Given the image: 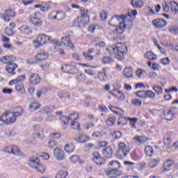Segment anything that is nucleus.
<instances>
[{"label":"nucleus","mask_w":178,"mask_h":178,"mask_svg":"<svg viewBox=\"0 0 178 178\" xmlns=\"http://www.w3.org/2000/svg\"><path fill=\"white\" fill-rule=\"evenodd\" d=\"M137 10H133L127 15L112 17L109 21L110 26L115 27L117 24L119 26L116 28V31L118 34H123L126 29H131L133 27V20L136 19Z\"/></svg>","instance_id":"1"},{"label":"nucleus","mask_w":178,"mask_h":178,"mask_svg":"<svg viewBox=\"0 0 178 178\" xmlns=\"http://www.w3.org/2000/svg\"><path fill=\"white\" fill-rule=\"evenodd\" d=\"M106 51L112 56L114 55L118 60H123L125 54H127V47L123 43H118L115 46H108Z\"/></svg>","instance_id":"2"},{"label":"nucleus","mask_w":178,"mask_h":178,"mask_svg":"<svg viewBox=\"0 0 178 178\" xmlns=\"http://www.w3.org/2000/svg\"><path fill=\"white\" fill-rule=\"evenodd\" d=\"M24 110L22 107H16L13 111H8L5 113L0 118L1 122L9 124L10 123H15L17 118H20L23 115Z\"/></svg>","instance_id":"3"},{"label":"nucleus","mask_w":178,"mask_h":178,"mask_svg":"<svg viewBox=\"0 0 178 178\" xmlns=\"http://www.w3.org/2000/svg\"><path fill=\"white\" fill-rule=\"evenodd\" d=\"M48 41H49V42L51 44H54V45H56V47H62V43H60V42L45 34L39 35L35 40V42H38L39 45L42 46L44 45V44H47Z\"/></svg>","instance_id":"4"},{"label":"nucleus","mask_w":178,"mask_h":178,"mask_svg":"<svg viewBox=\"0 0 178 178\" xmlns=\"http://www.w3.org/2000/svg\"><path fill=\"white\" fill-rule=\"evenodd\" d=\"M118 150L117 152V156L120 158V159H123V158H126L127 154L130 152V148L127 147V145L124 142H120L118 145Z\"/></svg>","instance_id":"5"},{"label":"nucleus","mask_w":178,"mask_h":178,"mask_svg":"<svg viewBox=\"0 0 178 178\" xmlns=\"http://www.w3.org/2000/svg\"><path fill=\"white\" fill-rule=\"evenodd\" d=\"M79 119V113H74L72 114H70L68 117L63 116L60 118V120L62 122H63L64 129H66L67 127V124H69V122H76Z\"/></svg>","instance_id":"6"},{"label":"nucleus","mask_w":178,"mask_h":178,"mask_svg":"<svg viewBox=\"0 0 178 178\" xmlns=\"http://www.w3.org/2000/svg\"><path fill=\"white\" fill-rule=\"evenodd\" d=\"M33 138H40L41 140L45 138V135L44 134V130L41 127H40L39 125H35L33 127Z\"/></svg>","instance_id":"7"},{"label":"nucleus","mask_w":178,"mask_h":178,"mask_svg":"<svg viewBox=\"0 0 178 178\" xmlns=\"http://www.w3.org/2000/svg\"><path fill=\"white\" fill-rule=\"evenodd\" d=\"M30 22L33 26H38V27H40L42 24V21H41L38 16V13H33L30 15Z\"/></svg>","instance_id":"8"},{"label":"nucleus","mask_w":178,"mask_h":178,"mask_svg":"<svg viewBox=\"0 0 178 178\" xmlns=\"http://www.w3.org/2000/svg\"><path fill=\"white\" fill-rule=\"evenodd\" d=\"M61 70H63L64 73H68L69 74H76V73L79 72V69H77V67L69 65H62Z\"/></svg>","instance_id":"9"},{"label":"nucleus","mask_w":178,"mask_h":178,"mask_svg":"<svg viewBox=\"0 0 178 178\" xmlns=\"http://www.w3.org/2000/svg\"><path fill=\"white\" fill-rule=\"evenodd\" d=\"M15 16L16 13L11 9L5 10L4 13L1 14V18L4 22H10V17H15Z\"/></svg>","instance_id":"10"},{"label":"nucleus","mask_w":178,"mask_h":178,"mask_svg":"<svg viewBox=\"0 0 178 178\" xmlns=\"http://www.w3.org/2000/svg\"><path fill=\"white\" fill-rule=\"evenodd\" d=\"M29 83L33 86H37L41 83V78L38 74L31 73L29 75Z\"/></svg>","instance_id":"11"},{"label":"nucleus","mask_w":178,"mask_h":178,"mask_svg":"<svg viewBox=\"0 0 178 178\" xmlns=\"http://www.w3.org/2000/svg\"><path fill=\"white\" fill-rule=\"evenodd\" d=\"M92 161L93 162H95L97 165H105V159L101 156V154H99V153L94 152L92 154Z\"/></svg>","instance_id":"12"},{"label":"nucleus","mask_w":178,"mask_h":178,"mask_svg":"<svg viewBox=\"0 0 178 178\" xmlns=\"http://www.w3.org/2000/svg\"><path fill=\"white\" fill-rule=\"evenodd\" d=\"M86 24H88V21L84 19L83 17H78L74 21V27H84Z\"/></svg>","instance_id":"13"},{"label":"nucleus","mask_w":178,"mask_h":178,"mask_svg":"<svg viewBox=\"0 0 178 178\" xmlns=\"http://www.w3.org/2000/svg\"><path fill=\"white\" fill-rule=\"evenodd\" d=\"M54 155L57 161H63L65 159V152L60 148H56L54 150Z\"/></svg>","instance_id":"14"},{"label":"nucleus","mask_w":178,"mask_h":178,"mask_svg":"<svg viewBox=\"0 0 178 178\" xmlns=\"http://www.w3.org/2000/svg\"><path fill=\"white\" fill-rule=\"evenodd\" d=\"M65 14L63 11H59L58 13L52 11L49 15V17H51V19H57V20H62V19H65Z\"/></svg>","instance_id":"15"},{"label":"nucleus","mask_w":178,"mask_h":178,"mask_svg":"<svg viewBox=\"0 0 178 178\" xmlns=\"http://www.w3.org/2000/svg\"><path fill=\"white\" fill-rule=\"evenodd\" d=\"M152 24L156 29H163V27H166V21L162 19H157L152 21Z\"/></svg>","instance_id":"16"},{"label":"nucleus","mask_w":178,"mask_h":178,"mask_svg":"<svg viewBox=\"0 0 178 178\" xmlns=\"http://www.w3.org/2000/svg\"><path fill=\"white\" fill-rule=\"evenodd\" d=\"M6 64L7 65L6 67V72L10 74H16V72H15V70L17 69V65L13 63H8Z\"/></svg>","instance_id":"17"},{"label":"nucleus","mask_w":178,"mask_h":178,"mask_svg":"<svg viewBox=\"0 0 178 178\" xmlns=\"http://www.w3.org/2000/svg\"><path fill=\"white\" fill-rule=\"evenodd\" d=\"M48 56H49L48 53L41 50L36 54L35 59L38 62H41L42 60H47V59H48Z\"/></svg>","instance_id":"18"},{"label":"nucleus","mask_w":178,"mask_h":178,"mask_svg":"<svg viewBox=\"0 0 178 178\" xmlns=\"http://www.w3.org/2000/svg\"><path fill=\"white\" fill-rule=\"evenodd\" d=\"M174 162L172 160H167L163 163V168L161 169V172L165 173L166 172H169L170 169H172V166L174 165Z\"/></svg>","instance_id":"19"},{"label":"nucleus","mask_w":178,"mask_h":178,"mask_svg":"<svg viewBox=\"0 0 178 178\" xmlns=\"http://www.w3.org/2000/svg\"><path fill=\"white\" fill-rule=\"evenodd\" d=\"M106 175L110 178H115L119 177V176H122L123 172L121 170H109L107 171Z\"/></svg>","instance_id":"20"},{"label":"nucleus","mask_w":178,"mask_h":178,"mask_svg":"<svg viewBox=\"0 0 178 178\" xmlns=\"http://www.w3.org/2000/svg\"><path fill=\"white\" fill-rule=\"evenodd\" d=\"M109 93L111 95H113V97H115V98L120 99L121 101L124 100V95H123V92H120V90H111Z\"/></svg>","instance_id":"21"},{"label":"nucleus","mask_w":178,"mask_h":178,"mask_svg":"<svg viewBox=\"0 0 178 178\" xmlns=\"http://www.w3.org/2000/svg\"><path fill=\"white\" fill-rule=\"evenodd\" d=\"M108 168L110 170H119L120 169V163L118 161H113L108 163Z\"/></svg>","instance_id":"22"},{"label":"nucleus","mask_w":178,"mask_h":178,"mask_svg":"<svg viewBox=\"0 0 178 178\" xmlns=\"http://www.w3.org/2000/svg\"><path fill=\"white\" fill-rule=\"evenodd\" d=\"M61 42L65 45L66 47H69L70 48H72L73 43H72V41L70 40V35H67L65 37H63L61 38Z\"/></svg>","instance_id":"23"},{"label":"nucleus","mask_w":178,"mask_h":178,"mask_svg":"<svg viewBox=\"0 0 178 178\" xmlns=\"http://www.w3.org/2000/svg\"><path fill=\"white\" fill-rule=\"evenodd\" d=\"M16 60V58L13 56H5L1 58L3 63H13Z\"/></svg>","instance_id":"24"},{"label":"nucleus","mask_w":178,"mask_h":178,"mask_svg":"<svg viewBox=\"0 0 178 178\" xmlns=\"http://www.w3.org/2000/svg\"><path fill=\"white\" fill-rule=\"evenodd\" d=\"M74 140L75 141H77V143H87L89 138L88 136L85 134H79L75 136Z\"/></svg>","instance_id":"25"},{"label":"nucleus","mask_w":178,"mask_h":178,"mask_svg":"<svg viewBox=\"0 0 178 178\" xmlns=\"http://www.w3.org/2000/svg\"><path fill=\"white\" fill-rule=\"evenodd\" d=\"M122 74L126 79H131L133 77V69L131 67H125L122 72Z\"/></svg>","instance_id":"26"},{"label":"nucleus","mask_w":178,"mask_h":178,"mask_svg":"<svg viewBox=\"0 0 178 178\" xmlns=\"http://www.w3.org/2000/svg\"><path fill=\"white\" fill-rule=\"evenodd\" d=\"M55 107L54 106H46L40 110V113H52Z\"/></svg>","instance_id":"27"},{"label":"nucleus","mask_w":178,"mask_h":178,"mask_svg":"<svg viewBox=\"0 0 178 178\" xmlns=\"http://www.w3.org/2000/svg\"><path fill=\"white\" fill-rule=\"evenodd\" d=\"M102 152H103V155H104L106 158H112V155H113L112 147L109 146L106 147L103 149Z\"/></svg>","instance_id":"28"},{"label":"nucleus","mask_w":178,"mask_h":178,"mask_svg":"<svg viewBox=\"0 0 178 178\" xmlns=\"http://www.w3.org/2000/svg\"><path fill=\"white\" fill-rule=\"evenodd\" d=\"M145 59H147V60H156L158 57L156 56V54H154L152 51H147L145 54Z\"/></svg>","instance_id":"29"},{"label":"nucleus","mask_w":178,"mask_h":178,"mask_svg":"<svg viewBox=\"0 0 178 178\" xmlns=\"http://www.w3.org/2000/svg\"><path fill=\"white\" fill-rule=\"evenodd\" d=\"M28 163L31 168H32L33 169H35L39 163L38 158L33 157L32 159H30Z\"/></svg>","instance_id":"30"},{"label":"nucleus","mask_w":178,"mask_h":178,"mask_svg":"<svg viewBox=\"0 0 178 178\" xmlns=\"http://www.w3.org/2000/svg\"><path fill=\"white\" fill-rule=\"evenodd\" d=\"M19 30L22 33V34H24L25 35L31 34V29H30L29 26L26 25H23L21 27H19Z\"/></svg>","instance_id":"31"},{"label":"nucleus","mask_w":178,"mask_h":178,"mask_svg":"<svg viewBox=\"0 0 178 178\" xmlns=\"http://www.w3.org/2000/svg\"><path fill=\"white\" fill-rule=\"evenodd\" d=\"M131 4L134 8L141 9L144 6V2L142 0H132Z\"/></svg>","instance_id":"32"},{"label":"nucleus","mask_w":178,"mask_h":178,"mask_svg":"<svg viewBox=\"0 0 178 178\" xmlns=\"http://www.w3.org/2000/svg\"><path fill=\"white\" fill-rule=\"evenodd\" d=\"M26 79V75H22L18 76L16 79L12 80L9 82L10 86H13V84H17V83H22Z\"/></svg>","instance_id":"33"},{"label":"nucleus","mask_w":178,"mask_h":178,"mask_svg":"<svg viewBox=\"0 0 178 178\" xmlns=\"http://www.w3.org/2000/svg\"><path fill=\"white\" fill-rule=\"evenodd\" d=\"M109 109L113 112V113H115V115H124V111L119 108H116L115 106H110Z\"/></svg>","instance_id":"34"},{"label":"nucleus","mask_w":178,"mask_h":178,"mask_svg":"<svg viewBox=\"0 0 178 178\" xmlns=\"http://www.w3.org/2000/svg\"><path fill=\"white\" fill-rule=\"evenodd\" d=\"M90 12L88 9L81 8L80 13H81V17H83V19H86L88 22L90 20V18L88 17V13Z\"/></svg>","instance_id":"35"},{"label":"nucleus","mask_w":178,"mask_h":178,"mask_svg":"<svg viewBox=\"0 0 178 178\" xmlns=\"http://www.w3.org/2000/svg\"><path fill=\"white\" fill-rule=\"evenodd\" d=\"M35 169L38 173H41L42 175L45 173V170H47V167L44 165L38 163Z\"/></svg>","instance_id":"36"},{"label":"nucleus","mask_w":178,"mask_h":178,"mask_svg":"<svg viewBox=\"0 0 178 178\" xmlns=\"http://www.w3.org/2000/svg\"><path fill=\"white\" fill-rule=\"evenodd\" d=\"M74 148H76V146L73 143H68L65 147V151L68 154H72L74 151Z\"/></svg>","instance_id":"37"},{"label":"nucleus","mask_w":178,"mask_h":178,"mask_svg":"<svg viewBox=\"0 0 178 178\" xmlns=\"http://www.w3.org/2000/svg\"><path fill=\"white\" fill-rule=\"evenodd\" d=\"M170 9L174 13H178V4L176 1H171L170 3Z\"/></svg>","instance_id":"38"},{"label":"nucleus","mask_w":178,"mask_h":178,"mask_svg":"<svg viewBox=\"0 0 178 178\" xmlns=\"http://www.w3.org/2000/svg\"><path fill=\"white\" fill-rule=\"evenodd\" d=\"M161 162L160 159H154L150 162H149L148 165L149 168H156V165L159 164Z\"/></svg>","instance_id":"39"},{"label":"nucleus","mask_w":178,"mask_h":178,"mask_svg":"<svg viewBox=\"0 0 178 178\" xmlns=\"http://www.w3.org/2000/svg\"><path fill=\"white\" fill-rule=\"evenodd\" d=\"M41 108V104L37 102H33L29 105V108L31 111H38V109Z\"/></svg>","instance_id":"40"},{"label":"nucleus","mask_w":178,"mask_h":178,"mask_svg":"<svg viewBox=\"0 0 178 178\" xmlns=\"http://www.w3.org/2000/svg\"><path fill=\"white\" fill-rule=\"evenodd\" d=\"M152 90L156 92V94L161 95L163 92V88L158 85H155L152 87Z\"/></svg>","instance_id":"41"},{"label":"nucleus","mask_w":178,"mask_h":178,"mask_svg":"<svg viewBox=\"0 0 178 178\" xmlns=\"http://www.w3.org/2000/svg\"><path fill=\"white\" fill-rule=\"evenodd\" d=\"M113 59L109 56H104L102 59V63L103 65H108L109 63H113Z\"/></svg>","instance_id":"42"},{"label":"nucleus","mask_w":178,"mask_h":178,"mask_svg":"<svg viewBox=\"0 0 178 178\" xmlns=\"http://www.w3.org/2000/svg\"><path fill=\"white\" fill-rule=\"evenodd\" d=\"M145 152L147 156H152V154H154V149L151 146H147L145 148Z\"/></svg>","instance_id":"43"},{"label":"nucleus","mask_w":178,"mask_h":178,"mask_svg":"<svg viewBox=\"0 0 178 178\" xmlns=\"http://www.w3.org/2000/svg\"><path fill=\"white\" fill-rule=\"evenodd\" d=\"M11 154H13V155H17V156H21L22 152L19 149L17 146H13Z\"/></svg>","instance_id":"44"},{"label":"nucleus","mask_w":178,"mask_h":178,"mask_svg":"<svg viewBox=\"0 0 178 178\" xmlns=\"http://www.w3.org/2000/svg\"><path fill=\"white\" fill-rule=\"evenodd\" d=\"M15 90L21 94H26V89H24V86H23L22 85L17 83L15 86Z\"/></svg>","instance_id":"45"},{"label":"nucleus","mask_w":178,"mask_h":178,"mask_svg":"<svg viewBox=\"0 0 178 178\" xmlns=\"http://www.w3.org/2000/svg\"><path fill=\"white\" fill-rule=\"evenodd\" d=\"M134 140H135L136 141H137V143H138L139 144H144V143H145V141H147V138L145 137H141V136H135L134 138Z\"/></svg>","instance_id":"46"},{"label":"nucleus","mask_w":178,"mask_h":178,"mask_svg":"<svg viewBox=\"0 0 178 178\" xmlns=\"http://www.w3.org/2000/svg\"><path fill=\"white\" fill-rule=\"evenodd\" d=\"M136 97L138 98H147L146 95V90H139L136 92Z\"/></svg>","instance_id":"47"},{"label":"nucleus","mask_w":178,"mask_h":178,"mask_svg":"<svg viewBox=\"0 0 178 178\" xmlns=\"http://www.w3.org/2000/svg\"><path fill=\"white\" fill-rule=\"evenodd\" d=\"M115 122L116 118L115 117H111L106 121V123L108 126H113Z\"/></svg>","instance_id":"48"},{"label":"nucleus","mask_w":178,"mask_h":178,"mask_svg":"<svg viewBox=\"0 0 178 178\" xmlns=\"http://www.w3.org/2000/svg\"><path fill=\"white\" fill-rule=\"evenodd\" d=\"M68 173L66 171H60L56 174V178H66Z\"/></svg>","instance_id":"49"},{"label":"nucleus","mask_w":178,"mask_h":178,"mask_svg":"<svg viewBox=\"0 0 178 178\" xmlns=\"http://www.w3.org/2000/svg\"><path fill=\"white\" fill-rule=\"evenodd\" d=\"M56 145H58V143L54 140H49L47 143V147H49V148H55Z\"/></svg>","instance_id":"50"},{"label":"nucleus","mask_w":178,"mask_h":178,"mask_svg":"<svg viewBox=\"0 0 178 178\" xmlns=\"http://www.w3.org/2000/svg\"><path fill=\"white\" fill-rule=\"evenodd\" d=\"M164 115L165 116L167 120H171L172 119H173V115L170 112V110H168L167 111H165Z\"/></svg>","instance_id":"51"},{"label":"nucleus","mask_w":178,"mask_h":178,"mask_svg":"<svg viewBox=\"0 0 178 178\" xmlns=\"http://www.w3.org/2000/svg\"><path fill=\"white\" fill-rule=\"evenodd\" d=\"M145 97L151 98V99H154V98H155V92H154L152 90H146Z\"/></svg>","instance_id":"52"},{"label":"nucleus","mask_w":178,"mask_h":178,"mask_svg":"<svg viewBox=\"0 0 178 178\" xmlns=\"http://www.w3.org/2000/svg\"><path fill=\"white\" fill-rule=\"evenodd\" d=\"M98 78L101 80V81H105L108 76L105 72H100L99 73Z\"/></svg>","instance_id":"53"},{"label":"nucleus","mask_w":178,"mask_h":178,"mask_svg":"<svg viewBox=\"0 0 178 178\" xmlns=\"http://www.w3.org/2000/svg\"><path fill=\"white\" fill-rule=\"evenodd\" d=\"M71 127H72V129L74 130H79L80 129V124H79V122H72L71 123Z\"/></svg>","instance_id":"54"},{"label":"nucleus","mask_w":178,"mask_h":178,"mask_svg":"<svg viewBox=\"0 0 178 178\" xmlns=\"http://www.w3.org/2000/svg\"><path fill=\"white\" fill-rule=\"evenodd\" d=\"M70 159L72 163H76V162H79L80 157L77 155H73L70 158Z\"/></svg>","instance_id":"55"},{"label":"nucleus","mask_w":178,"mask_h":178,"mask_svg":"<svg viewBox=\"0 0 178 178\" xmlns=\"http://www.w3.org/2000/svg\"><path fill=\"white\" fill-rule=\"evenodd\" d=\"M83 56L86 60H94V56L90 55L88 53H83Z\"/></svg>","instance_id":"56"},{"label":"nucleus","mask_w":178,"mask_h":178,"mask_svg":"<svg viewBox=\"0 0 178 178\" xmlns=\"http://www.w3.org/2000/svg\"><path fill=\"white\" fill-rule=\"evenodd\" d=\"M163 143L165 145H168V147H169L170 145V143H172V140L170 139V137L165 136L163 139Z\"/></svg>","instance_id":"57"},{"label":"nucleus","mask_w":178,"mask_h":178,"mask_svg":"<svg viewBox=\"0 0 178 178\" xmlns=\"http://www.w3.org/2000/svg\"><path fill=\"white\" fill-rule=\"evenodd\" d=\"M56 118L54 115H49L46 118V122H49L51 123V122H54Z\"/></svg>","instance_id":"58"},{"label":"nucleus","mask_w":178,"mask_h":178,"mask_svg":"<svg viewBox=\"0 0 178 178\" xmlns=\"http://www.w3.org/2000/svg\"><path fill=\"white\" fill-rule=\"evenodd\" d=\"M97 27H98V25L95 26L94 24H91L88 26V31H89V33H91L92 34V33H94Z\"/></svg>","instance_id":"59"},{"label":"nucleus","mask_w":178,"mask_h":178,"mask_svg":"<svg viewBox=\"0 0 178 178\" xmlns=\"http://www.w3.org/2000/svg\"><path fill=\"white\" fill-rule=\"evenodd\" d=\"M107 17H108V14H106V12L103 11L100 13V19L103 22H105V20H106Z\"/></svg>","instance_id":"60"},{"label":"nucleus","mask_w":178,"mask_h":178,"mask_svg":"<svg viewBox=\"0 0 178 178\" xmlns=\"http://www.w3.org/2000/svg\"><path fill=\"white\" fill-rule=\"evenodd\" d=\"M112 136H113L115 138H120L122 137V132L115 131L113 132Z\"/></svg>","instance_id":"61"},{"label":"nucleus","mask_w":178,"mask_h":178,"mask_svg":"<svg viewBox=\"0 0 178 178\" xmlns=\"http://www.w3.org/2000/svg\"><path fill=\"white\" fill-rule=\"evenodd\" d=\"M5 33L6 35H8V37H11V35H13V30L9 28H6L5 30Z\"/></svg>","instance_id":"62"},{"label":"nucleus","mask_w":178,"mask_h":178,"mask_svg":"<svg viewBox=\"0 0 178 178\" xmlns=\"http://www.w3.org/2000/svg\"><path fill=\"white\" fill-rule=\"evenodd\" d=\"M72 58L74 60H81V56L79 55L77 53L72 54Z\"/></svg>","instance_id":"63"},{"label":"nucleus","mask_w":178,"mask_h":178,"mask_svg":"<svg viewBox=\"0 0 178 178\" xmlns=\"http://www.w3.org/2000/svg\"><path fill=\"white\" fill-rule=\"evenodd\" d=\"M169 31L172 34H177L178 29L176 26H172L169 29Z\"/></svg>","instance_id":"64"}]
</instances>
